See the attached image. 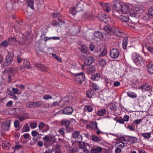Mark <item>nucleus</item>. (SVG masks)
<instances>
[{"label": "nucleus", "instance_id": "f257e3e1", "mask_svg": "<svg viewBox=\"0 0 153 153\" xmlns=\"http://www.w3.org/2000/svg\"><path fill=\"white\" fill-rule=\"evenodd\" d=\"M143 7L137 5L133 7L132 5L129 3L123 4L121 12L124 14H127L129 12L130 16L135 17L138 15V14L142 12Z\"/></svg>", "mask_w": 153, "mask_h": 153}, {"label": "nucleus", "instance_id": "f03ea898", "mask_svg": "<svg viewBox=\"0 0 153 153\" xmlns=\"http://www.w3.org/2000/svg\"><path fill=\"white\" fill-rule=\"evenodd\" d=\"M104 29L108 33L111 35L114 34L118 36H121L123 34V31L115 27L110 28L107 26H105Z\"/></svg>", "mask_w": 153, "mask_h": 153}, {"label": "nucleus", "instance_id": "7ed1b4c3", "mask_svg": "<svg viewBox=\"0 0 153 153\" xmlns=\"http://www.w3.org/2000/svg\"><path fill=\"white\" fill-rule=\"evenodd\" d=\"M132 57L134 63L137 66H141L144 64V60L140 55L137 53H134Z\"/></svg>", "mask_w": 153, "mask_h": 153}, {"label": "nucleus", "instance_id": "20e7f679", "mask_svg": "<svg viewBox=\"0 0 153 153\" xmlns=\"http://www.w3.org/2000/svg\"><path fill=\"white\" fill-rule=\"evenodd\" d=\"M72 100V98L71 96L66 97L61 100L59 102H54L52 104L53 105L56 106L59 105L62 106L63 105L70 103Z\"/></svg>", "mask_w": 153, "mask_h": 153}, {"label": "nucleus", "instance_id": "39448f33", "mask_svg": "<svg viewBox=\"0 0 153 153\" xmlns=\"http://www.w3.org/2000/svg\"><path fill=\"white\" fill-rule=\"evenodd\" d=\"M91 87L92 88V89H89L87 91V95L89 98L91 97L92 96L94 95V91L98 90L99 89V86L97 84L93 83L91 84Z\"/></svg>", "mask_w": 153, "mask_h": 153}, {"label": "nucleus", "instance_id": "423d86ee", "mask_svg": "<svg viewBox=\"0 0 153 153\" xmlns=\"http://www.w3.org/2000/svg\"><path fill=\"white\" fill-rule=\"evenodd\" d=\"M75 82L78 84H81L85 79V76L83 73L76 74H75Z\"/></svg>", "mask_w": 153, "mask_h": 153}, {"label": "nucleus", "instance_id": "0eeeda50", "mask_svg": "<svg viewBox=\"0 0 153 153\" xmlns=\"http://www.w3.org/2000/svg\"><path fill=\"white\" fill-rule=\"evenodd\" d=\"M123 4V3L119 1H114L113 6L114 10L117 12H121Z\"/></svg>", "mask_w": 153, "mask_h": 153}, {"label": "nucleus", "instance_id": "6e6552de", "mask_svg": "<svg viewBox=\"0 0 153 153\" xmlns=\"http://www.w3.org/2000/svg\"><path fill=\"white\" fill-rule=\"evenodd\" d=\"M110 54L112 58L117 59L119 56V51L117 49L113 48L111 50Z\"/></svg>", "mask_w": 153, "mask_h": 153}, {"label": "nucleus", "instance_id": "1a4fd4ad", "mask_svg": "<svg viewBox=\"0 0 153 153\" xmlns=\"http://www.w3.org/2000/svg\"><path fill=\"white\" fill-rule=\"evenodd\" d=\"M120 140L122 141H124L126 142H129L131 143H136L137 141V138L133 137H129L126 139L123 137H122L120 139Z\"/></svg>", "mask_w": 153, "mask_h": 153}, {"label": "nucleus", "instance_id": "9d476101", "mask_svg": "<svg viewBox=\"0 0 153 153\" xmlns=\"http://www.w3.org/2000/svg\"><path fill=\"white\" fill-rule=\"evenodd\" d=\"M13 54L12 52H9L7 55L6 61L4 63V65H7L10 64L13 60Z\"/></svg>", "mask_w": 153, "mask_h": 153}, {"label": "nucleus", "instance_id": "9b49d317", "mask_svg": "<svg viewBox=\"0 0 153 153\" xmlns=\"http://www.w3.org/2000/svg\"><path fill=\"white\" fill-rule=\"evenodd\" d=\"M139 88L141 89L143 92H146L151 91L152 87L148 83H143L142 85L140 86Z\"/></svg>", "mask_w": 153, "mask_h": 153}, {"label": "nucleus", "instance_id": "f8f14e48", "mask_svg": "<svg viewBox=\"0 0 153 153\" xmlns=\"http://www.w3.org/2000/svg\"><path fill=\"white\" fill-rule=\"evenodd\" d=\"M73 138L75 139L76 141L78 142H80L82 140V138L81 135L79 132L77 131L74 132L72 134Z\"/></svg>", "mask_w": 153, "mask_h": 153}, {"label": "nucleus", "instance_id": "ddd939ff", "mask_svg": "<svg viewBox=\"0 0 153 153\" xmlns=\"http://www.w3.org/2000/svg\"><path fill=\"white\" fill-rule=\"evenodd\" d=\"M100 19L106 24L110 23L112 21V19L109 17L104 14H102V16L100 17Z\"/></svg>", "mask_w": 153, "mask_h": 153}, {"label": "nucleus", "instance_id": "4468645a", "mask_svg": "<svg viewBox=\"0 0 153 153\" xmlns=\"http://www.w3.org/2000/svg\"><path fill=\"white\" fill-rule=\"evenodd\" d=\"M94 35L96 37L99 38L101 40L105 39L106 38V35L99 31L95 32L94 33Z\"/></svg>", "mask_w": 153, "mask_h": 153}, {"label": "nucleus", "instance_id": "2eb2a0df", "mask_svg": "<svg viewBox=\"0 0 153 153\" xmlns=\"http://www.w3.org/2000/svg\"><path fill=\"white\" fill-rule=\"evenodd\" d=\"M10 120H6L2 124L1 127L3 131H7L10 128Z\"/></svg>", "mask_w": 153, "mask_h": 153}, {"label": "nucleus", "instance_id": "dca6fc26", "mask_svg": "<svg viewBox=\"0 0 153 153\" xmlns=\"http://www.w3.org/2000/svg\"><path fill=\"white\" fill-rule=\"evenodd\" d=\"M41 104V102H29L27 104L26 106L27 107L33 108L39 106Z\"/></svg>", "mask_w": 153, "mask_h": 153}, {"label": "nucleus", "instance_id": "f3484780", "mask_svg": "<svg viewBox=\"0 0 153 153\" xmlns=\"http://www.w3.org/2000/svg\"><path fill=\"white\" fill-rule=\"evenodd\" d=\"M73 111V109L71 107H68L64 108L63 111L62 112L63 114H71Z\"/></svg>", "mask_w": 153, "mask_h": 153}, {"label": "nucleus", "instance_id": "a211bd4d", "mask_svg": "<svg viewBox=\"0 0 153 153\" xmlns=\"http://www.w3.org/2000/svg\"><path fill=\"white\" fill-rule=\"evenodd\" d=\"M93 106L92 105H85L84 108V112H91L93 111Z\"/></svg>", "mask_w": 153, "mask_h": 153}, {"label": "nucleus", "instance_id": "6ab92c4d", "mask_svg": "<svg viewBox=\"0 0 153 153\" xmlns=\"http://www.w3.org/2000/svg\"><path fill=\"white\" fill-rule=\"evenodd\" d=\"M94 61V59L92 57H87L85 61V65H89L92 64Z\"/></svg>", "mask_w": 153, "mask_h": 153}, {"label": "nucleus", "instance_id": "aec40b11", "mask_svg": "<svg viewBox=\"0 0 153 153\" xmlns=\"http://www.w3.org/2000/svg\"><path fill=\"white\" fill-rule=\"evenodd\" d=\"M103 10L107 12H108L111 10L110 5L107 3H103L102 5Z\"/></svg>", "mask_w": 153, "mask_h": 153}, {"label": "nucleus", "instance_id": "412c9836", "mask_svg": "<svg viewBox=\"0 0 153 153\" xmlns=\"http://www.w3.org/2000/svg\"><path fill=\"white\" fill-rule=\"evenodd\" d=\"M102 78V76L100 74H96L93 75L91 77V78L93 80L98 81L100 80Z\"/></svg>", "mask_w": 153, "mask_h": 153}, {"label": "nucleus", "instance_id": "4be33fe9", "mask_svg": "<svg viewBox=\"0 0 153 153\" xmlns=\"http://www.w3.org/2000/svg\"><path fill=\"white\" fill-rule=\"evenodd\" d=\"M98 64L99 67H104L106 65L105 60L102 59H99L98 61Z\"/></svg>", "mask_w": 153, "mask_h": 153}, {"label": "nucleus", "instance_id": "5701e85b", "mask_svg": "<svg viewBox=\"0 0 153 153\" xmlns=\"http://www.w3.org/2000/svg\"><path fill=\"white\" fill-rule=\"evenodd\" d=\"M30 130V128L27 123L25 124L21 129V131L22 133L28 132Z\"/></svg>", "mask_w": 153, "mask_h": 153}, {"label": "nucleus", "instance_id": "b1692460", "mask_svg": "<svg viewBox=\"0 0 153 153\" xmlns=\"http://www.w3.org/2000/svg\"><path fill=\"white\" fill-rule=\"evenodd\" d=\"M117 18L126 22L128 21L129 20V18L128 16H126L123 15L117 16Z\"/></svg>", "mask_w": 153, "mask_h": 153}, {"label": "nucleus", "instance_id": "393cba45", "mask_svg": "<svg viewBox=\"0 0 153 153\" xmlns=\"http://www.w3.org/2000/svg\"><path fill=\"white\" fill-rule=\"evenodd\" d=\"M83 3V1H81L79 4L76 6V7L75 8L76 12H79L82 10L83 7L81 6L82 5Z\"/></svg>", "mask_w": 153, "mask_h": 153}, {"label": "nucleus", "instance_id": "a878e982", "mask_svg": "<svg viewBox=\"0 0 153 153\" xmlns=\"http://www.w3.org/2000/svg\"><path fill=\"white\" fill-rule=\"evenodd\" d=\"M28 6L31 9H34V1L33 0H30L27 1Z\"/></svg>", "mask_w": 153, "mask_h": 153}, {"label": "nucleus", "instance_id": "bb28decb", "mask_svg": "<svg viewBox=\"0 0 153 153\" xmlns=\"http://www.w3.org/2000/svg\"><path fill=\"white\" fill-rule=\"evenodd\" d=\"M90 126L91 128L96 129H98L97 123L95 121L91 122L90 123Z\"/></svg>", "mask_w": 153, "mask_h": 153}, {"label": "nucleus", "instance_id": "cd10ccee", "mask_svg": "<svg viewBox=\"0 0 153 153\" xmlns=\"http://www.w3.org/2000/svg\"><path fill=\"white\" fill-rule=\"evenodd\" d=\"M127 96L131 98H135L137 97V94L133 92H127Z\"/></svg>", "mask_w": 153, "mask_h": 153}, {"label": "nucleus", "instance_id": "c85d7f7f", "mask_svg": "<svg viewBox=\"0 0 153 153\" xmlns=\"http://www.w3.org/2000/svg\"><path fill=\"white\" fill-rule=\"evenodd\" d=\"M142 45L143 50L146 48L151 53H153V48L150 47H147L144 43H142Z\"/></svg>", "mask_w": 153, "mask_h": 153}, {"label": "nucleus", "instance_id": "c756f323", "mask_svg": "<svg viewBox=\"0 0 153 153\" xmlns=\"http://www.w3.org/2000/svg\"><path fill=\"white\" fill-rule=\"evenodd\" d=\"M102 47L101 46H98L96 48L95 50V53L98 56V55L100 54V52L101 51V50L102 49Z\"/></svg>", "mask_w": 153, "mask_h": 153}, {"label": "nucleus", "instance_id": "7c9ffc66", "mask_svg": "<svg viewBox=\"0 0 153 153\" xmlns=\"http://www.w3.org/2000/svg\"><path fill=\"white\" fill-rule=\"evenodd\" d=\"M107 53V51L106 50L103 48H102V49L101 50V51L100 52V54L98 55V56L99 57H101L105 56Z\"/></svg>", "mask_w": 153, "mask_h": 153}, {"label": "nucleus", "instance_id": "2f4dec72", "mask_svg": "<svg viewBox=\"0 0 153 153\" xmlns=\"http://www.w3.org/2000/svg\"><path fill=\"white\" fill-rule=\"evenodd\" d=\"M148 71L151 74H153V63L149 65L148 66Z\"/></svg>", "mask_w": 153, "mask_h": 153}, {"label": "nucleus", "instance_id": "473e14b6", "mask_svg": "<svg viewBox=\"0 0 153 153\" xmlns=\"http://www.w3.org/2000/svg\"><path fill=\"white\" fill-rule=\"evenodd\" d=\"M35 66L40 69L42 71H45L46 69V68L39 63H37L36 64Z\"/></svg>", "mask_w": 153, "mask_h": 153}, {"label": "nucleus", "instance_id": "72a5a7b5", "mask_svg": "<svg viewBox=\"0 0 153 153\" xmlns=\"http://www.w3.org/2000/svg\"><path fill=\"white\" fill-rule=\"evenodd\" d=\"M88 151L86 149L79 148L77 150V153H88Z\"/></svg>", "mask_w": 153, "mask_h": 153}, {"label": "nucleus", "instance_id": "f704fd0d", "mask_svg": "<svg viewBox=\"0 0 153 153\" xmlns=\"http://www.w3.org/2000/svg\"><path fill=\"white\" fill-rule=\"evenodd\" d=\"M105 110L104 109H103L98 111L97 113V114L99 116H102L105 114Z\"/></svg>", "mask_w": 153, "mask_h": 153}, {"label": "nucleus", "instance_id": "c9c22d12", "mask_svg": "<svg viewBox=\"0 0 153 153\" xmlns=\"http://www.w3.org/2000/svg\"><path fill=\"white\" fill-rule=\"evenodd\" d=\"M23 67L28 68L30 67V63L26 60L23 61Z\"/></svg>", "mask_w": 153, "mask_h": 153}, {"label": "nucleus", "instance_id": "e433bc0d", "mask_svg": "<svg viewBox=\"0 0 153 153\" xmlns=\"http://www.w3.org/2000/svg\"><path fill=\"white\" fill-rule=\"evenodd\" d=\"M70 124V121L68 120H63L61 122L62 125L65 126V128L67 126H69Z\"/></svg>", "mask_w": 153, "mask_h": 153}, {"label": "nucleus", "instance_id": "4c0bfd02", "mask_svg": "<svg viewBox=\"0 0 153 153\" xmlns=\"http://www.w3.org/2000/svg\"><path fill=\"white\" fill-rule=\"evenodd\" d=\"M151 135V132H147L143 133L142 134V136L145 138H149L150 137Z\"/></svg>", "mask_w": 153, "mask_h": 153}, {"label": "nucleus", "instance_id": "58836bf2", "mask_svg": "<svg viewBox=\"0 0 153 153\" xmlns=\"http://www.w3.org/2000/svg\"><path fill=\"white\" fill-rule=\"evenodd\" d=\"M125 127L127 128H128L129 130L134 131V128L132 125H130L127 123L125 125Z\"/></svg>", "mask_w": 153, "mask_h": 153}, {"label": "nucleus", "instance_id": "ea45409f", "mask_svg": "<svg viewBox=\"0 0 153 153\" xmlns=\"http://www.w3.org/2000/svg\"><path fill=\"white\" fill-rule=\"evenodd\" d=\"M12 91L13 93L15 94L20 95L21 93V91H19L18 89L15 88H12Z\"/></svg>", "mask_w": 153, "mask_h": 153}, {"label": "nucleus", "instance_id": "a19ab883", "mask_svg": "<svg viewBox=\"0 0 153 153\" xmlns=\"http://www.w3.org/2000/svg\"><path fill=\"white\" fill-rule=\"evenodd\" d=\"M76 11L75 7L71 8L69 10V13L72 14L74 16L76 15Z\"/></svg>", "mask_w": 153, "mask_h": 153}, {"label": "nucleus", "instance_id": "79ce46f5", "mask_svg": "<svg viewBox=\"0 0 153 153\" xmlns=\"http://www.w3.org/2000/svg\"><path fill=\"white\" fill-rule=\"evenodd\" d=\"M127 45V38H125L123 42V48L125 49Z\"/></svg>", "mask_w": 153, "mask_h": 153}, {"label": "nucleus", "instance_id": "37998d69", "mask_svg": "<svg viewBox=\"0 0 153 153\" xmlns=\"http://www.w3.org/2000/svg\"><path fill=\"white\" fill-rule=\"evenodd\" d=\"M52 56L56 59L59 62H61L62 60L61 58L58 56L56 54L54 53L52 54Z\"/></svg>", "mask_w": 153, "mask_h": 153}, {"label": "nucleus", "instance_id": "c03bdc74", "mask_svg": "<svg viewBox=\"0 0 153 153\" xmlns=\"http://www.w3.org/2000/svg\"><path fill=\"white\" fill-rule=\"evenodd\" d=\"M43 139L45 142H49L51 140V138L48 136H46L43 137Z\"/></svg>", "mask_w": 153, "mask_h": 153}, {"label": "nucleus", "instance_id": "a18cd8bd", "mask_svg": "<svg viewBox=\"0 0 153 153\" xmlns=\"http://www.w3.org/2000/svg\"><path fill=\"white\" fill-rule=\"evenodd\" d=\"M79 143V148H82V149H85V143L84 142H82L81 141L78 142Z\"/></svg>", "mask_w": 153, "mask_h": 153}, {"label": "nucleus", "instance_id": "49530a36", "mask_svg": "<svg viewBox=\"0 0 153 153\" xmlns=\"http://www.w3.org/2000/svg\"><path fill=\"white\" fill-rule=\"evenodd\" d=\"M77 148L76 147H74L73 149H71L70 150L68 149H67V150L69 151L70 153H75L76 151H77Z\"/></svg>", "mask_w": 153, "mask_h": 153}, {"label": "nucleus", "instance_id": "de8ad7c7", "mask_svg": "<svg viewBox=\"0 0 153 153\" xmlns=\"http://www.w3.org/2000/svg\"><path fill=\"white\" fill-rule=\"evenodd\" d=\"M30 126L31 129H34L37 127V124L36 123L32 122L30 123Z\"/></svg>", "mask_w": 153, "mask_h": 153}, {"label": "nucleus", "instance_id": "09e8293b", "mask_svg": "<svg viewBox=\"0 0 153 153\" xmlns=\"http://www.w3.org/2000/svg\"><path fill=\"white\" fill-rule=\"evenodd\" d=\"M31 135H32L33 137H35L37 135H41L40 134H39V133L38 132H37L36 131H33L31 132Z\"/></svg>", "mask_w": 153, "mask_h": 153}, {"label": "nucleus", "instance_id": "8fccbe9b", "mask_svg": "<svg viewBox=\"0 0 153 153\" xmlns=\"http://www.w3.org/2000/svg\"><path fill=\"white\" fill-rule=\"evenodd\" d=\"M9 143L6 141L3 142L2 143V147L3 148H5L9 146Z\"/></svg>", "mask_w": 153, "mask_h": 153}, {"label": "nucleus", "instance_id": "3c124183", "mask_svg": "<svg viewBox=\"0 0 153 153\" xmlns=\"http://www.w3.org/2000/svg\"><path fill=\"white\" fill-rule=\"evenodd\" d=\"M142 120V119L136 120L134 121L133 123L134 125L138 124L140 123Z\"/></svg>", "mask_w": 153, "mask_h": 153}, {"label": "nucleus", "instance_id": "603ef678", "mask_svg": "<svg viewBox=\"0 0 153 153\" xmlns=\"http://www.w3.org/2000/svg\"><path fill=\"white\" fill-rule=\"evenodd\" d=\"M49 128V126L48 125L45 124L44 127L43 128V130H42V132H45L47 131Z\"/></svg>", "mask_w": 153, "mask_h": 153}, {"label": "nucleus", "instance_id": "864d4df0", "mask_svg": "<svg viewBox=\"0 0 153 153\" xmlns=\"http://www.w3.org/2000/svg\"><path fill=\"white\" fill-rule=\"evenodd\" d=\"M45 125V124L44 123L42 122L40 123L38 126L39 128L40 129H43Z\"/></svg>", "mask_w": 153, "mask_h": 153}, {"label": "nucleus", "instance_id": "5fc2aeb1", "mask_svg": "<svg viewBox=\"0 0 153 153\" xmlns=\"http://www.w3.org/2000/svg\"><path fill=\"white\" fill-rule=\"evenodd\" d=\"M14 126L16 128L18 127L20 125L19 122L18 120H15L14 122Z\"/></svg>", "mask_w": 153, "mask_h": 153}, {"label": "nucleus", "instance_id": "6e6d98bb", "mask_svg": "<svg viewBox=\"0 0 153 153\" xmlns=\"http://www.w3.org/2000/svg\"><path fill=\"white\" fill-rule=\"evenodd\" d=\"M66 129L68 132H71L73 130V128L72 127H70L68 126L66 127Z\"/></svg>", "mask_w": 153, "mask_h": 153}, {"label": "nucleus", "instance_id": "4d7b16f0", "mask_svg": "<svg viewBox=\"0 0 153 153\" xmlns=\"http://www.w3.org/2000/svg\"><path fill=\"white\" fill-rule=\"evenodd\" d=\"M48 39H45V41L47 40L48 39H53V40H59L60 38L59 37L54 36L50 38H46Z\"/></svg>", "mask_w": 153, "mask_h": 153}, {"label": "nucleus", "instance_id": "13d9d810", "mask_svg": "<svg viewBox=\"0 0 153 153\" xmlns=\"http://www.w3.org/2000/svg\"><path fill=\"white\" fill-rule=\"evenodd\" d=\"M81 49V51L84 53H87V51L86 48V47L85 46L83 47Z\"/></svg>", "mask_w": 153, "mask_h": 153}, {"label": "nucleus", "instance_id": "bf43d9fd", "mask_svg": "<svg viewBox=\"0 0 153 153\" xmlns=\"http://www.w3.org/2000/svg\"><path fill=\"white\" fill-rule=\"evenodd\" d=\"M148 13L149 15L153 16V7L149 9Z\"/></svg>", "mask_w": 153, "mask_h": 153}, {"label": "nucleus", "instance_id": "052dcab7", "mask_svg": "<svg viewBox=\"0 0 153 153\" xmlns=\"http://www.w3.org/2000/svg\"><path fill=\"white\" fill-rule=\"evenodd\" d=\"M53 149H47L43 152V153H52Z\"/></svg>", "mask_w": 153, "mask_h": 153}, {"label": "nucleus", "instance_id": "680f3d73", "mask_svg": "<svg viewBox=\"0 0 153 153\" xmlns=\"http://www.w3.org/2000/svg\"><path fill=\"white\" fill-rule=\"evenodd\" d=\"M1 44L2 46L6 47L7 46L8 43L6 41H4L2 42Z\"/></svg>", "mask_w": 153, "mask_h": 153}, {"label": "nucleus", "instance_id": "e2e57ef3", "mask_svg": "<svg viewBox=\"0 0 153 153\" xmlns=\"http://www.w3.org/2000/svg\"><path fill=\"white\" fill-rule=\"evenodd\" d=\"M117 122L121 124H123L124 123V120L122 119H120L116 120Z\"/></svg>", "mask_w": 153, "mask_h": 153}, {"label": "nucleus", "instance_id": "0e129e2a", "mask_svg": "<svg viewBox=\"0 0 153 153\" xmlns=\"http://www.w3.org/2000/svg\"><path fill=\"white\" fill-rule=\"evenodd\" d=\"M123 120L126 122H128L129 120V117L127 115H125L123 118Z\"/></svg>", "mask_w": 153, "mask_h": 153}, {"label": "nucleus", "instance_id": "69168bd1", "mask_svg": "<svg viewBox=\"0 0 153 153\" xmlns=\"http://www.w3.org/2000/svg\"><path fill=\"white\" fill-rule=\"evenodd\" d=\"M25 115L24 114L22 117H18V118L20 120V121H22L27 118L25 117Z\"/></svg>", "mask_w": 153, "mask_h": 153}, {"label": "nucleus", "instance_id": "338daca9", "mask_svg": "<svg viewBox=\"0 0 153 153\" xmlns=\"http://www.w3.org/2000/svg\"><path fill=\"white\" fill-rule=\"evenodd\" d=\"M43 98L45 100H48V99H51L52 98V97L50 95H46L43 97Z\"/></svg>", "mask_w": 153, "mask_h": 153}, {"label": "nucleus", "instance_id": "774afa93", "mask_svg": "<svg viewBox=\"0 0 153 153\" xmlns=\"http://www.w3.org/2000/svg\"><path fill=\"white\" fill-rule=\"evenodd\" d=\"M59 132L60 134L61 135H63L64 133L63 128H61L59 129Z\"/></svg>", "mask_w": 153, "mask_h": 153}]
</instances>
